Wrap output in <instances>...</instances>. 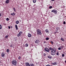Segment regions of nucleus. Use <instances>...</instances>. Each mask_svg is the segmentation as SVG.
<instances>
[{
    "label": "nucleus",
    "instance_id": "32",
    "mask_svg": "<svg viewBox=\"0 0 66 66\" xmlns=\"http://www.w3.org/2000/svg\"><path fill=\"white\" fill-rule=\"evenodd\" d=\"M56 55H59V53L58 52H57L56 53Z\"/></svg>",
    "mask_w": 66,
    "mask_h": 66
},
{
    "label": "nucleus",
    "instance_id": "12",
    "mask_svg": "<svg viewBox=\"0 0 66 66\" xmlns=\"http://www.w3.org/2000/svg\"><path fill=\"white\" fill-rule=\"evenodd\" d=\"M47 57H48V58H49V59H52V56H47Z\"/></svg>",
    "mask_w": 66,
    "mask_h": 66
},
{
    "label": "nucleus",
    "instance_id": "15",
    "mask_svg": "<svg viewBox=\"0 0 66 66\" xmlns=\"http://www.w3.org/2000/svg\"><path fill=\"white\" fill-rule=\"evenodd\" d=\"M29 66H34V65L33 64H30Z\"/></svg>",
    "mask_w": 66,
    "mask_h": 66
},
{
    "label": "nucleus",
    "instance_id": "3",
    "mask_svg": "<svg viewBox=\"0 0 66 66\" xmlns=\"http://www.w3.org/2000/svg\"><path fill=\"white\" fill-rule=\"evenodd\" d=\"M37 34L38 35H41L42 32H41V31H40V30L39 29L37 30Z\"/></svg>",
    "mask_w": 66,
    "mask_h": 66
},
{
    "label": "nucleus",
    "instance_id": "39",
    "mask_svg": "<svg viewBox=\"0 0 66 66\" xmlns=\"http://www.w3.org/2000/svg\"><path fill=\"white\" fill-rule=\"evenodd\" d=\"M60 47L61 48H63V46H60Z\"/></svg>",
    "mask_w": 66,
    "mask_h": 66
},
{
    "label": "nucleus",
    "instance_id": "17",
    "mask_svg": "<svg viewBox=\"0 0 66 66\" xmlns=\"http://www.w3.org/2000/svg\"><path fill=\"white\" fill-rule=\"evenodd\" d=\"M15 13H11V15H12V16H14L15 15Z\"/></svg>",
    "mask_w": 66,
    "mask_h": 66
},
{
    "label": "nucleus",
    "instance_id": "31",
    "mask_svg": "<svg viewBox=\"0 0 66 66\" xmlns=\"http://www.w3.org/2000/svg\"><path fill=\"white\" fill-rule=\"evenodd\" d=\"M13 10L14 12H16V9L15 8H13Z\"/></svg>",
    "mask_w": 66,
    "mask_h": 66
},
{
    "label": "nucleus",
    "instance_id": "27",
    "mask_svg": "<svg viewBox=\"0 0 66 66\" xmlns=\"http://www.w3.org/2000/svg\"><path fill=\"white\" fill-rule=\"evenodd\" d=\"M58 50H61V47H59L58 48Z\"/></svg>",
    "mask_w": 66,
    "mask_h": 66
},
{
    "label": "nucleus",
    "instance_id": "24",
    "mask_svg": "<svg viewBox=\"0 0 66 66\" xmlns=\"http://www.w3.org/2000/svg\"><path fill=\"white\" fill-rule=\"evenodd\" d=\"M10 51V50L9 49H7V52H9V51Z\"/></svg>",
    "mask_w": 66,
    "mask_h": 66
},
{
    "label": "nucleus",
    "instance_id": "19",
    "mask_svg": "<svg viewBox=\"0 0 66 66\" xmlns=\"http://www.w3.org/2000/svg\"><path fill=\"white\" fill-rule=\"evenodd\" d=\"M52 65H56V63L54 62V63H52Z\"/></svg>",
    "mask_w": 66,
    "mask_h": 66
},
{
    "label": "nucleus",
    "instance_id": "10",
    "mask_svg": "<svg viewBox=\"0 0 66 66\" xmlns=\"http://www.w3.org/2000/svg\"><path fill=\"white\" fill-rule=\"evenodd\" d=\"M45 32L47 33H49V30L47 29H46L45 30Z\"/></svg>",
    "mask_w": 66,
    "mask_h": 66
},
{
    "label": "nucleus",
    "instance_id": "23",
    "mask_svg": "<svg viewBox=\"0 0 66 66\" xmlns=\"http://www.w3.org/2000/svg\"><path fill=\"white\" fill-rule=\"evenodd\" d=\"M50 9H52V6H50L49 7Z\"/></svg>",
    "mask_w": 66,
    "mask_h": 66
},
{
    "label": "nucleus",
    "instance_id": "38",
    "mask_svg": "<svg viewBox=\"0 0 66 66\" xmlns=\"http://www.w3.org/2000/svg\"><path fill=\"white\" fill-rule=\"evenodd\" d=\"M8 28L9 29H10V28H11V27L10 26H9Z\"/></svg>",
    "mask_w": 66,
    "mask_h": 66
},
{
    "label": "nucleus",
    "instance_id": "37",
    "mask_svg": "<svg viewBox=\"0 0 66 66\" xmlns=\"http://www.w3.org/2000/svg\"><path fill=\"white\" fill-rule=\"evenodd\" d=\"M43 55H44V56H45L46 55V54H45V53H44V54H43Z\"/></svg>",
    "mask_w": 66,
    "mask_h": 66
},
{
    "label": "nucleus",
    "instance_id": "36",
    "mask_svg": "<svg viewBox=\"0 0 66 66\" xmlns=\"http://www.w3.org/2000/svg\"><path fill=\"white\" fill-rule=\"evenodd\" d=\"M56 33H59V32H55L54 33L55 34H56Z\"/></svg>",
    "mask_w": 66,
    "mask_h": 66
},
{
    "label": "nucleus",
    "instance_id": "4",
    "mask_svg": "<svg viewBox=\"0 0 66 66\" xmlns=\"http://www.w3.org/2000/svg\"><path fill=\"white\" fill-rule=\"evenodd\" d=\"M51 12L55 13V14H57V10H54L52 11Z\"/></svg>",
    "mask_w": 66,
    "mask_h": 66
},
{
    "label": "nucleus",
    "instance_id": "25",
    "mask_svg": "<svg viewBox=\"0 0 66 66\" xmlns=\"http://www.w3.org/2000/svg\"><path fill=\"white\" fill-rule=\"evenodd\" d=\"M6 20L7 21H9V19L8 18H7L6 19Z\"/></svg>",
    "mask_w": 66,
    "mask_h": 66
},
{
    "label": "nucleus",
    "instance_id": "45",
    "mask_svg": "<svg viewBox=\"0 0 66 66\" xmlns=\"http://www.w3.org/2000/svg\"><path fill=\"white\" fill-rule=\"evenodd\" d=\"M44 43H45V42H44Z\"/></svg>",
    "mask_w": 66,
    "mask_h": 66
},
{
    "label": "nucleus",
    "instance_id": "9",
    "mask_svg": "<svg viewBox=\"0 0 66 66\" xmlns=\"http://www.w3.org/2000/svg\"><path fill=\"white\" fill-rule=\"evenodd\" d=\"M1 55L2 57H4L5 55V54H4V53L3 52L2 53Z\"/></svg>",
    "mask_w": 66,
    "mask_h": 66
},
{
    "label": "nucleus",
    "instance_id": "11",
    "mask_svg": "<svg viewBox=\"0 0 66 66\" xmlns=\"http://www.w3.org/2000/svg\"><path fill=\"white\" fill-rule=\"evenodd\" d=\"M28 37H31L32 35L31 34H30V33L28 34Z\"/></svg>",
    "mask_w": 66,
    "mask_h": 66
},
{
    "label": "nucleus",
    "instance_id": "7",
    "mask_svg": "<svg viewBox=\"0 0 66 66\" xmlns=\"http://www.w3.org/2000/svg\"><path fill=\"white\" fill-rule=\"evenodd\" d=\"M35 43H36V44H38L39 43V41L38 40H37L35 41Z\"/></svg>",
    "mask_w": 66,
    "mask_h": 66
},
{
    "label": "nucleus",
    "instance_id": "8",
    "mask_svg": "<svg viewBox=\"0 0 66 66\" xmlns=\"http://www.w3.org/2000/svg\"><path fill=\"white\" fill-rule=\"evenodd\" d=\"M26 66H30L29 63L28 62L26 63H25Z\"/></svg>",
    "mask_w": 66,
    "mask_h": 66
},
{
    "label": "nucleus",
    "instance_id": "5",
    "mask_svg": "<svg viewBox=\"0 0 66 66\" xmlns=\"http://www.w3.org/2000/svg\"><path fill=\"white\" fill-rule=\"evenodd\" d=\"M45 51H46V52H49V49L48 48L46 47L45 49Z\"/></svg>",
    "mask_w": 66,
    "mask_h": 66
},
{
    "label": "nucleus",
    "instance_id": "6",
    "mask_svg": "<svg viewBox=\"0 0 66 66\" xmlns=\"http://www.w3.org/2000/svg\"><path fill=\"white\" fill-rule=\"evenodd\" d=\"M22 31H20L19 32L18 34L17 35V36H18V37H19V36H20L22 34Z\"/></svg>",
    "mask_w": 66,
    "mask_h": 66
},
{
    "label": "nucleus",
    "instance_id": "1",
    "mask_svg": "<svg viewBox=\"0 0 66 66\" xmlns=\"http://www.w3.org/2000/svg\"><path fill=\"white\" fill-rule=\"evenodd\" d=\"M50 50H51V54L52 55H54L55 54V51L56 50L55 49H54L52 47H50L49 49Z\"/></svg>",
    "mask_w": 66,
    "mask_h": 66
},
{
    "label": "nucleus",
    "instance_id": "14",
    "mask_svg": "<svg viewBox=\"0 0 66 66\" xmlns=\"http://www.w3.org/2000/svg\"><path fill=\"white\" fill-rule=\"evenodd\" d=\"M9 0H6V3H9Z\"/></svg>",
    "mask_w": 66,
    "mask_h": 66
},
{
    "label": "nucleus",
    "instance_id": "35",
    "mask_svg": "<svg viewBox=\"0 0 66 66\" xmlns=\"http://www.w3.org/2000/svg\"><path fill=\"white\" fill-rule=\"evenodd\" d=\"M66 23V22H65V21H64L63 22V24H65Z\"/></svg>",
    "mask_w": 66,
    "mask_h": 66
},
{
    "label": "nucleus",
    "instance_id": "28",
    "mask_svg": "<svg viewBox=\"0 0 66 66\" xmlns=\"http://www.w3.org/2000/svg\"><path fill=\"white\" fill-rule=\"evenodd\" d=\"M49 38H46V40H49Z\"/></svg>",
    "mask_w": 66,
    "mask_h": 66
},
{
    "label": "nucleus",
    "instance_id": "22",
    "mask_svg": "<svg viewBox=\"0 0 66 66\" xmlns=\"http://www.w3.org/2000/svg\"><path fill=\"white\" fill-rule=\"evenodd\" d=\"M61 40H62V41H63V42H64V39H63L62 38H61Z\"/></svg>",
    "mask_w": 66,
    "mask_h": 66
},
{
    "label": "nucleus",
    "instance_id": "13",
    "mask_svg": "<svg viewBox=\"0 0 66 66\" xmlns=\"http://www.w3.org/2000/svg\"><path fill=\"white\" fill-rule=\"evenodd\" d=\"M15 28L16 30H18V26H17V25H15Z\"/></svg>",
    "mask_w": 66,
    "mask_h": 66
},
{
    "label": "nucleus",
    "instance_id": "43",
    "mask_svg": "<svg viewBox=\"0 0 66 66\" xmlns=\"http://www.w3.org/2000/svg\"><path fill=\"white\" fill-rule=\"evenodd\" d=\"M11 28H13V27L12 26H11Z\"/></svg>",
    "mask_w": 66,
    "mask_h": 66
},
{
    "label": "nucleus",
    "instance_id": "46",
    "mask_svg": "<svg viewBox=\"0 0 66 66\" xmlns=\"http://www.w3.org/2000/svg\"><path fill=\"white\" fill-rule=\"evenodd\" d=\"M0 63H1V62H0Z\"/></svg>",
    "mask_w": 66,
    "mask_h": 66
},
{
    "label": "nucleus",
    "instance_id": "2",
    "mask_svg": "<svg viewBox=\"0 0 66 66\" xmlns=\"http://www.w3.org/2000/svg\"><path fill=\"white\" fill-rule=\"evenodd\" d=\"M12 64L13 65L16 66L17 64V61L16 60L12 61Z\"/></svg>",
    "mask_w": 66,
    "mask_h": 66
},
{
    "label": "nucleus",
    "instance_id": "21",
    "mask_svg": "<svg viewBox=\"0 0 66 66\" xmlns=\"http://www.w3.org/2000/svg\"><path fill=\"white\" fill-rule=\"evenodd\" d=\"M2 29V26L0 24V29Z\"/></svg>",
    "mask_w": 66,
    "mask_h": 66
},
{
    "label": "nucleus",
    "instance_id": "42",
    "mask_svg": "<svg viewBox=\"0 0 66 66\" xmlns=\"http://www.w3.org/2000/svg\"><path fill=\"white\" fill-rule=\"evenodd\" d=\"M54 1V0H52V1Z\"/></svg>",
    "mask_w": 66,
    "mask_h": 66
},
{
    "label": "nucleus",
    "instance_id": "29",
    "mask_svg": "<svg viewBox=\"0 0 66 66\" xmlns=\"http://www.w3.org/2000/svg\"><path fill=\"white\" fill-rule=\"evenodd\" d=\"M26 47H28V44H26Z\"/></svg>",
    "mask_w": 66,
    "mask_h": 66
},
{
    "label": "nucleus",
    "instance_id": "26",
    "mask_svg": "<svg viewBox=\"0 0 66 66\" xmlns=\"http://www.w3.org/2000/svg\"><path fill=\"white\" fill-rule=\"evenodd\" d=\"M20 59H21V57H20V56H19V57H18V59L19 60H20Z\"/></svg>",
    "mask_w": 66,
    "mask_h": 66
},
{
    "label": "nucleus",
    "instance_id": "34",
    "mask_svg": "<svg viewBox=\"0 0 66 66\" xmlns=\"http://www.w3.org/2000/svg\"><path fill=\"white\" fill-rule=\"evenodd\" d=\"M51 44H53V42H52V41H51Z\"/></svg>",
    "mask_w": 66,
    "mask_h": 66
},
{
    "label": "nucleus",
    "instance_id": "41",
    "mask_svg": "<svg viewBox=\"0 0 66 66\" xmlns=\"http://www.w3.org/2000/svg\"><path fill=\"white\" fill-rule=\"evenodd\" d=\"M46 66H50V65H46Z\"/></svg>",
    "mask_w": 66,
    "mask_h": 66
},
{
    "label": "nucleus",
    "instance_id": "30",
    "mask_svg": "<svg viewBox=\"0 0 66 66\" xmlns=\"http://www.w3.org/2000/svg\"><path fill=\"white\" fill-rule=\"evenodd\" d=\"M8 38V36L7 35L6 36H5V38Z\"/></svg>",
    "mask_w": 66,
    "mask_h": 66
},
{
    "label": "nucleus",
    "instance_id": "33",
    "mask_svg": "<svg viewBox=\"0 0 66 66\" xmlns=\"http://www.w3.org/2000/svg\"><path fill=\"white\" fill-rule=\"evenodd\" d=\"M65 56V55H64V54H62V56H63V57H64Z\"/></svg>",
    "mask_w": 66,
    "mask_h": 66
},
{
    "label": "nucleus",
    "instance_id": "44",
    "mask_svg": "<svg viewBox=\"0 0 66 66\" xmlns=\"http://www.w3.org/2000/svg\"><path fill=\"white\" fill-rule=\"evenodd\" d=\"M65 63H66V61H65Z\"/></svg>",
    "mask_w": 66,
    "mask_h": 66
},
{
    "label": "nucleus",
    "instance_id": "18",
    "mask_svg": "<svg viewBox=\"0 0 66 66\" xmlns=\"http://www.w3.org/2000/svg\"><path fill=\"white\" fill-rule=\"evenodd\" d=\"M33 3H36V0H33Z\"/></svg>",
    "mask_w": 66,
    "mask_h": 66
},
{
    "label": "nucleus",
    "instance_id": "40",
    "mask_svg": "<svg viewBox=\"0 0 66 66\" xmlns=\"http://www.w3.org/2000/svg\"><path fill=\"white\" fill-rule=\"evenodd\" d=\"M1 16V14L0 13V17Z\"/></svg>",
    "mask_w": 66,
    "mask_h": 66
},
{
    "label": "nucleus",
    "instance_id": "20",
    "mask_svg": "<svg viewBox=\"0 0 66 66\" xmlns=\"http://www.w3.org/2000/svg\"><path fill=\"white\" fill-rule=\"evenodd\" d=\"M59 29H60V28H58V27L56 28V31H58V30H59Z\"/></svg>",
    "mask_w": 66,
    "mask_h": 66
},
{
    "label": "nucleus",
    "instance_id": "16",
    "mask_svg": "<svg viewBox=\"0 0 66 66\" xmlns=\"http://www.w3.org/2000/svg\"><path fill=\"white\" fill-rule=\"evenodd\" d=\"M16 24H18L19 23V21L17 20L16 21Z\"/></svg>",
    "mask_w": 66,
    "mask_h": 66
}]
</instances>
